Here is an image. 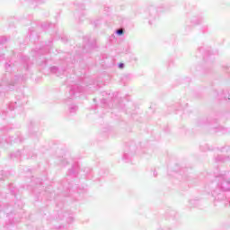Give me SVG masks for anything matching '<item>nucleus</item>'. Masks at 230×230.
<instances>
[{"label": "nucleus", "mask_w": 230, "mask_h": 230, "mask_svg": "<svg viewBox=\"0 0 230 230\" xmlns=\"http://www.w3.org/2000/svg\"><path fill=\"white\" fill-rule=\"evenodd\" d=\"M19 63L17 61L9 60L5 63V74L3 75L0 82V94H5L8 91H13L17 85L26 82V75H12L15 71H21L18 68Z\"/></svg>", "instance_id": "obj_1"}, {"label": "nucleus", "mask_w": 230, "mask_h": 230, "mask_svg": "<svg viewBox=\"0 0 230 230\" xmlns=\"http://www.w3.org/2000/svg\"><path fill=\"white\" fill-rule=\"evenodd\" d=\"M87 48L90 49L97 48L96 39H93L92 41L88 40L86 45L79 48V49H75V55L74 57H71V54L67 53L64 58V65L62 66H50V73H52V75H56V76H62V75L66 73L67 67H69L70 64H76V62H82L84 60L82 53H87Z\"/></svg>", "instance_id": "obj_2"}, {"label": "nucleus", "mask_w": 230, "mask_h": 230, "mask_svg": "<svg viewBox=\"0 0 230 230\" xmlns=\"http://www.w3.org/2000/svg\"><path fill=\"white\" fill-rule=\"evenodd\" d=\"M207 181H210L212 184L216 182V189L223 190L227 194L230 193V172L225 173L214 172V174H207Z\"/></svg>", "instance_id": "obj_3"}, {"label": "nucleus", "mask_w": 230, "mask_h": 230, "mask_svg": "<svg viewBox=\"0 0 230 230\" xmlns=\"http://www.w3.org/2000/svg\"><path fill=\"white\" fill-rule=\"evenodd\" d=\"M66 85L69 86V94L70 98L66 100V104L68 106V112L69 114H76L78 111V106L73 103V96H76V94H80V93L85 92V87L78 84H69V80L66 81Z\"/></svg>", "instance_id": "obj_4"}, {"label": "nucleus", "mask_w": 230, "mask_h": 230, "mask_svg": "<svg viewBox=\"0 0 230 230\" xmlns=\"http://www.w3.org/2000/svg\"><path fill=\"white\" fill-rule=\"evenodd\" d=\"M80 172V164L78 163H75L72 165V168L68 170L66 172V180L62 181L63 190L65 191H71L73 186L71 182L67 181L69 179H76L78 177V172Z\"/></svg>", "instance_id": "obj_5"}, {"label": "nucleus", "mask_w": 230, "mask_h": 230, "mask_svg": "<svg viewBox=\"0 0 230 230\" xmlns=\"http://www.w3.org/2000/svg\"><path fill=\"white\" fill-rule=\"evenodd\" d=\"M51 44V41L49 42L48 45L45 47L35 49L32 51L34 52L35 58L38 59V64L40 66H46L48 64V58H46V55L49 53V46Z\"/></svg>", "instance_id": "obj_6"}, {"label": "nucleus", "mask_w": 230, "mask_h": 230, "mask_svg": "<svg viewBox=\"0 0 230 230\" xmlns=\"http://www.w3.org/2000/svg\"><path fill=\"white\" fill-rule=\"evenodd\" d=\"M159 12L158 8L155 5H148L144 12V19L148 21V24H150V26H152L157 20V17H159Z\"/></svg>", "instance_id": "obj_7"}, {"label": "nucleus", "mask_w": 230, "mask_h": 230, "mask_svg": "<svg viewBox=\"0 0 230 230\" xmlns=\"http://www.w3.org/2000/svg\"><path fill=\"white\" fill-rule=\"evenodd\" d=\"M214 204L217 206V202H222V200H227L230 204V193L227 194V190L215 189L211 192Z\"/></svg>", "instance_id": "obj_8"}, {"label": "nucleus", "mask_w": 230, "mask_h": 230, "mask_svg": "<svg viewBox=\"0 0 230 230\" xmlns=\"http://www.w3.org/2000/svg\"><path fill=\"white\" fill-rule=\"evenodd\" d=\"M118 96H119V93L115 92L111 94V101L110 102L107 101V99H102L101 105L102 109H114L115 107H121V104H116L118 103Z\"/></svg>", "instance_id": "obj_9"}, {"label": "nucleus", "mask_w": 230, "mask_h": 230, "mask_svg": "<svg viewBox=\"0 0 230 230\" xmlns=\"http://www.w3.org/2000/svg\"><path fill=\"white\" fill-rule=\"evenodd\" d=\"M219 152L221 154H226L219 155L217 157H215V163H229L230 162V146H225L223 147H220Z\"/></svg>", "instance_id": "obj_10"}, {"label": "nucleus", "mask_w": 230, "mask_h": 230, "mask_svg": "<svg viewBox=\"0 0 230 230\" xmlns=\"http://www.w3.org/2000/svg\"><path fill=\"white\" fill-rule=\"evenodd\" d=\"M4 141V143H7V145H12V143H23L24 137H22V134H21V131H17L14 137H9V138H4L0 136V145Z\"/></svg>", "instance_id": "obj_11"}, {"label": "nucleus", "mask_w": 230, "mask_h": 230, "mask_svg": "<svg viewBox=\"0 0 230 230\" xmlns=\"http://www.w3.org/2000/svg\"><path fill=\"white\" fill-rule=\"evenodd\" d=\"M26 103V97H24L23 94H22L21 96L18 95L16 96V102L9 103L8 110L12 112V111H15L17 107H22V105Z\"/></svg>", "instance_id": "obj_12"}, {"label": "nucleus", "mask_w": 230, "mask_h": 230, "mask_svg": "<svg viewBox=\"0 0 230 230\" xmlns=\"http://www.w3.org/2000/svg\"><path fill=\"white\" fill-rule=\"evenodd\" d=\"M41 29L44 31H49L50 35H55L57 33V25L51 22H43L41 24Z\"/></svg>", "instance_id": "obj_13"}, {"label": "nucleus", "mask_w": 230, "mask_h": 230, "mask_svg": "<svg viewBox=\"0 0 230 230\" xmlns=\"http://www.w3.org/2000/svg\"><path fill=\"white\" fill-rule=\"evenodd\" d=\"M35 127H36V123L34 120H31L29 122V133L31 134V136H32V137H34V139H39V137H40V133H38L37 131H35Z\"/></svg>", "instance_id": "obj_14"}, {"label": "nucleus", "mask_w": 230, "mask_h": 230, "mask_svg": "<svg viewBox=\"0 0 230 230\" xmlns=\"http://www.w3.org/2000/svg\"><path fill=\"white\" fill-rule=\"evenodd\" d=\"M199 53H200L203 57V60H205V62L208 60V57L211 56V50L209 49V48L206 47H199L198 49Z\"/></svg>", "instance_id": "obj_15"}, {"label": "nucleus", "mask_w": 230, "mask_h": 230, "mask_svg": "<svg viewBox=\"0 0 230 230\" xmlns=\"http://www.w3.org/2000/svg\"><path fill=\"white\" fill-rule=\"evenodd\" d=\"M4 213H6L8 218H9V222L6 223L5 225V229H13V224H15V220L12 219V217H13V213H8V211H6L5 208L3 209Z\"/></svg>", "instance_id": "obj_16"}, {"label": "nucleus", "mask_w": 230, "mask_h": 230, "mask_svg": "<svg viewBox=\"0 0 230 230\" xmlns=\"http://www.w3.org/2000/svg\"><path fill=\"white\" fill-rule=\"evenodd\" d=\"M42 179L36 178L31 181V186H32V192L35 193L37 188H40V186H43Z\"/></svg>", "instance_id": "obj_17"}, {"label": "nucleus", "mask_w": 230, "mask_h": 230, "mask_svg": "<svg viewBox=\"0 0 230 230\" xmlns=\"http://www.w3.org/2000/svg\"><path fill=\"white\" fill-rule=\"evenodd\" d=\"M21 61L23 66L24 71H28L30 69V65L31 62L30 61V58L28 56H22Z\"/></svg>", "instance_id": "obj_18"}, {"label": "nucleus", "mask_w": 230, "mask_h": 230, "mask_svg": "<svg viewBox=\"0 0 230 230\" xmlns=\"http://www.w3.org/2000/svg\"><path fill=\"white\" fill-rule=\"evenodd\" d=\"M190 22L193 26L202 24V22H204V17L202 15L193 16L190 19Z\"/></svg>", "instance_id": "obj_19"}, {"label": "nucleus", "mask_w": 230, "mask_h": 230, "mask_svg": "<svg viewBox=\"0 0 230 230\" xmlns=\"http://www.w3.org/2000/svg\"><path fill=\"white\" fill-rule=\"evenodd\" d=\"M188 168H182L180 170V175H181L182 179L189 181V184H193L191 182V176H188Z\"/></svg>", "instance_id": "obj_20"}, {"label": "nucleus", "mask_w": 230, "mask_h": 230, "mask_svg": "<svg viewBox=\"0 0 230 230\" xmlns=\"http://www.w3.org/2000/svg\"><path fill=\"white\" fill-rule=\"evenodd\" d=\"M132 155H134V152L129 153L125 151L122 159L125 161V163H130V161H132Z\"/></svg>", "instance_id": "obj_21"}, {"label": "nucleus", "mask_w": 230, "mask_h": 230, "mask_svg": "<svg viewBox=\"0 0 230 230\" xmlns=\"http://www.w3.org/2000/svg\"><path fill=\"white\" fill-rule=\"evenodd\" d=\"M84 175L86 177V179H93V169H91V167H85L84 170Z\"/></svg>", "instance_id": "obj_22"}, {"label": "nucleus", "mask_w": 230, "mask_h": 230, "mask_svg": "<svg viewBox=\"0 0 230 230\" xmlns=\"http://www.w3.org/2000/svg\"><path fill=\"white\" fill-rule=\"evenodd\" d=\"M211 125V122H209V119L206 118H201L197 120V125L198 127H203V125Z\"/></svg>", "instance_id": "obj_23"}, {"label": "nucleus", "mask_w": 230, "mask_h": 230, "mask_svg": "<svg viewBox=\"0 0 230 230\" xmlns=\"http://www.w3.org/2000/svg\"><path fill=\"white\" fill-rule=\"evenodd\" d=\"M8 190H9L11 195H13L14 197V199H17V188H15L13 183H10L8 185Z\"/></svg>", "instance_id": "obj_24"}, {"label": "nucleus", "mask_w": 230, "mask_h": 230, "mask_svg": "<svg viewBox=\"0 0 230 230\" xmlns=\"http://www.w3.org/2000/svg\"><path fill=\"white\" fill-rule=\"evenodd\" d=\"M103 22H104L103 18H97L93 21V24L94 28H100V26H102Z\"/></svg>", "instance_id": "obj_25"}, {"label": "nucleus", "mask_w": 230, "mask_h": 230, "mask_svg": "<svg viewBox=\"0 0 230 230\" xmlns=\"http://www.w3.org/2000/svg\"><path fill=\"white\" fill-rule=\"evenodd\" d=\"M21 155H22V154L21 153V150H18L15 153H11L10 158L11 159H21Z\"/></svg>", "instance_id": "obj_26"}, {"label": "nucleus", "mask_w": 230, "mask_h": 230, "mask_svg": "<svg viewBox=\"0 0 230 230\" xmlns=\"http://www.w3.org/2000/svg\"><path fill=\"white\" fill-rule=\"evenodd\" d=\"M217 128V132H221V134H229V129L226 128H224L222 126H219Z\"/></svg>", "instance_id": "obj_27"}, {"label": "nucleus", "mask_w": 230, "mask_h": 230, "mask_svg": "<svg viewBox=\"0 0 230 230\" xmlns=\"http://www.w3.org/2000/svg\"><path fill=\"white\" fill-rule=\"evenodd\" d=\"M8 175H10L9 172L0 171V181H4L6 179V177H8Z\"/></svg>", "instance_id": "obj_28"}, {"label": "nucleus", "mask_w": 230, "mask_h": 230, "mask_svg": "<svg viewBox=\"0 0 230 230\" xmlns=\"http://www.w3.org/2000/svg\"><path fill=\"white\" fill-rule=\"evenodd\" d=\"M10 130H12V128L9 126H5L0 128V132H2V134H8Z\"/></svg>", "instance_id": "obj_29"}, {"label": "nucleus", "mask_w": 230, "mask_h": 230, "mask_svg": "<svg viewBox=\"0 0 230 230\" xmlns=\"http://www.w3.org/2000/svg\"><path fill=\"white\" fill-rule=\"evenodd\" d=\"M190 204L191 205V208H198L200 201L199 199H190Z\"/></svg>", "instance_id": "obj_30"}, {"label": "nucleus", "mask_w": 230, "mask_h": 230, "mask_svg": "<svg viewBox=\"0 0 230 230\" xmlns=\"http://www.w3.org/2000/svg\"><path fill=\"white\" fill-rule=\"evenodd\" d=\"M220 100H230V93H226L223 91L220 95Z\"/></svg>", "instance_id": "obj_31"}, {"label": "nucleus", "mask_w": 230, "mask_h": 230, "mask_svg": "<svg viewBox=\"0 0 230 230\" xmlns=\"http://www.w3.org/2000/svg\"><path fill=\"white\" fill-rule=\"evenodd\" d=\"M124 34H125V30L117 29L115 31V35H118V37H121Z\"/></svg>", "instance_id": "obj_32"}, {"label": "nucleus", "mask_w": 230, "mask_h": 230, "mask_svg": "<svg viewBox=\"0 0 230 230\" xmlns=\"http://www.w3.org/2000/svg\"><path fill=\"white\" fill-rule=\"evenodd\" d=\"M200 150H202V152H208V150H211V148H209V146L208 144H205L204 146H200Z\"/></svg>", "instance_id": "obj_33"}, {"label": "nucleus", "mask_w": 230, "mask_h": 230, "mask_svg": "<svg viewBox=\"0 0 230 230\" xmlns=\"http://www.w3.org/2000/svg\"><path fill=\"white\" fill-rule=\"evenodd\" d=\"M75 6H77L79 10H85V5L84 4H78L76 2L74 3Z\"/></svg>", "instance_id": "obj_34"}, {"label": "nucleus", "mask_w": 230, "mask_h": 230, "mask_svg": "<svg viewBox=\"0 0 230 230\" xmlns=\"http://www.w3.org/2000/svg\"><path fill=\"white\" fill-rule=\"evenodd\" d=\"M30 3H37V4H42L44 3H46V0H27Z\"/></svg>", "instance_id": "obj_35"}, {"label": "nucleus", "mask_w": 230, "mask_h": 230, "mask_svg": "<svg viewBox=\"0 0 230 230\" xmlns=\"http://www.w3.org/2000/svg\"><path fill=\"white\" fill-rule=\"evenodd\" d=\"M8 40L4 36H0V46H3L4 44H6V41Z\"/></svg>", "instance_id": "obj_36"}, {"label": "nucleus", "mask_w": 230, "mask_h": 230, "mask_svg": "<svg viewBox=\"0 0 230 230\" xmlns=\"http://www.w3.org/2000/svg\"><path fill=\"white\" fill-rule=\"evenodd\" d=\"M122 111H125L126 114H131L132 118H134V112H132V111H130L129 109H125V106H123Z\"/></svg>", "instance_id": "obj_37"}, {"label": "nucleus", "mask_w": 230, "mask_h": 230, "mask_svg": "<svg viewBox=\"0 0 230 230\" xmlns=\"http://www.w3.org/2000/svg\"><path fill=\"white\" fill-rule=\"evenodd\" d=\"M60 163H61V164L63 166H67V164H68L67 159H66L64 157L61 158V162Z\"/></svg>", "instance_id": "obj_38"}, {"label": "nucleus", "mask_w": 230, "mask_h": 230, "mask_svg": "<svg viewBox=\"0 0 230 230\" xmlns=\"http://www.w3.org/2000/svg\"><path fill=\"white\" fill-rule=\"evenodd\" d=\"M208 25H203L201 28L202 33H208Z\"/></svg>", "instance_id": "obj_39"}, {"label": "nucleus", "mask_w": 230, "mask_h": 230, "mask_svg": "<svg viewBox=\"0 0 230 230\" xmlns=\"http://www.w3.org/2000/svg\"><path fill=\"white\" fill-rule=\"evenodd\" d=\"M168 213L170 217H172L173 218H175V216L177 215V212H175V210H171Z\"/></svg>", "instance_id": "obj_40"}, {"label": "nucleus", "mask_w": 230, "mask_h": 230, "mask_svg": "<svg viewBox=\"0 0 230 230\" xmlns=\"http://www.w3.org/2000/svg\"><path fill=\"white\" fill-rule=\"evenodd\" d=\"M118 67L119 69H125V63H119Z\"/></svg>", "instance_id": "obj_41"}, {"label": "nucleus", "mask_w": 230, "mask_h": 230, "mask_svg": "<svg viewBox=\"0 0 230 230\" xmlns=\"http://www.w3.org/2000/svg\"><path fill=\"white\" fill-rule=\"evenodd\" d=\"M177 106H178V107H181V104L176 103L175 105H172L171 108H172V109H174L175 111H179V109H177Z\"/></svg>", "instance_id": "obj_42"}, {"label": "nucleus", "mask_w": 230, "mask_h": 230, "mask_svg": "<svg viewBox=\"0 0 230 230\" xmlns=\"http://www.w3.org/2000/svg\"><path fill=\"white\" fill-rule=\"evenodd\" d=\"M109 10H111V7H109V6H104V13L105 14H107V13H109Z\"/></svg>", "instance_id": "obj_43"}, {"label": "nucleus", "mask_w": 230, "mask_h": 230, "mask_svg": "<svg viewBox=\"0 0 230 230\" xmlns=\"http://www.w3.org/2000/svg\"><path fill=\"white\" fill-rule=\"evenodd\" d=\"M62 42H67V38L66 36L61 37Z\"/></svg>", "instance_id": "obj_44"}, {"label": "nucleus", "mask_w": 230, "mask_h": 230, "mask_svg": "<svg viewBox=\"0 0 230 230\" xmlns=\"http://www.w3.org/2000/svg\"><path fill=\"white\" fill-rule=\"evenodd\" d=\"M158 230H172L170 227H160Z\"/></svg>", "instance_id": "obj_45"}, {"label": "nucleus", "mask_w": 230, "mask_h": 230, "mask_svg": "<svg viewBox=\"0 0 230 230\" xmlns=\"http://www.w3.org/2000/svg\"><path fill=\"white\" fill-rule=\"evenodd\" d=\"M6 114H8V111H2V117H3V116H6Z\"/></svg>", "instance_id": "obj_46"}, {"label": "nucleus", "mask_w": 230, "mask_h": 230, "mask_svg": "<svg viewBox=\"0 0 230 230\" xmlns=\"http://www.w3.org/2000/svg\"><path fill=\"white\" fill-rule=\"evenodd\" d=\"M31 159H35L37 157V155L33 154L32 155L29 156Z\"/></svg>", "instance_id": "obj_47"}, {"label": "nucleus", "mask_w": 230, "mask_h": 230, "mask_svg": "<svg viewBox=\"0 0 230 230\" xmlns=\"http://www.w3.org/2000/svg\"><path fill=\"white\" fill-rule=\"evenodd\" d=\"M3 58H4V54H0V61L3 60Z\"/></svg>", "instance_id": "obj_48"}, {"label": "nucleus", "mask_w": 230, "mask_h": 230, "mask_svg": "<svg viewBox=\"0 0 230 230\" xmlns=\"http://www.w3.org/2000/svg\"><path fill=\"white\" fill-rule=\"evenodd\" d=\"M153 175H154V177H157V172L155 171Z\"/></svg>", "instance_id": "obj_49"}, {"label": "nucleus", "mask_w": 230, "mask_h": 230, "mask_svg": "<svg viewBox=\"0 0 230 230\" xmlns=\"http://www.w3.org/2000/svg\"><path fill=\"white\" fill-rule=\"evenodd\" d=\"M112 39H114V36H111V37L110 38V40H112Z\"/></svg>", "instance_id": "obj_50"}, {"label": "nucleus", "mask_w": 230, "mask_h": 230, "mask_svg": "<svg viewBox=\"0 0 230 230\" xmlns=\"http://www.w3.org/2000/svg\"><path fill=\"white\" fill-rule=\"evenodd\" d=\"M68 220H73V217H68Z\"/></svg>", "instance_id": "obj_51"}, {"label": "nucleus", "mask_w": 230, "mask_h": 230, "mask_svg": "<svg viewBox=\"0 0 230 230\" xmlns=\"http://www.w3.org/2000/svg\"><path fill=\"white\" fill-rule=\"evenodd\" d=\"M79 21H82V16L79 17Z\"/></svg>", "instance_id": "obj_52"}, {"label": "nucleus", "mask_w": 230, "mask_h": 230, "mask_svg": "<svg viewBox=\"0 0 230 230\" xmlns=\"http://www.w3.org/2000/svg\"><path fill=\"white\" fill-rule=\"evenodd\" d=\"M165 132H168V128L165 129Z\"/></svg>", "instance_id": "obj_53"}, {"label": "nucleus", "mask_w": 230, "mask_h": 230, "mask_svg": "<svg viewBox=\"0 0 230 230\" xmlns=\"http://www.w3.org/2000/svg\"><path fill=\"white\" fill-rule=\"evenodd\" d=\"M126 77H128V75H126Z\"/></svg>", "instance_id": "obj_54"}]
</instances>
